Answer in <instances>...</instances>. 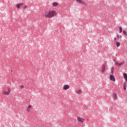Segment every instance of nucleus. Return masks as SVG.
<instances>
[{"mask_svg":"<svg viewBox=\"0 0 127 127\" xmlns=\"http://www.w3.org/2000/svg\"><path fill=\"white\" fill-rule=\"evenodd\" d=\"M57 12L55 11H46L44 14V15L46 17H48L49 18H51L54 16L56 15Z\"/></svg>","mask_w":127,"mask_h":127,"instance_id":"1","label":"nucleus"},{"mask_svg":"<svg viewBox=\"0 0 127 127\" xmlns=\"http://www.w3.org/2000/svg\"><path fill=\"white\" fill-rule=\"evenodd\" d=\"M11 91V90H10V88L6 87L3 90V94L4 95H9V94H10Z\"/></svg>","mask_w":127,"mask_h":127,"instance_id":"2","label":"nucleus"},{"mask_svg":"<svg viewBox=\"0 0 127 127\" xmlns=\"http://www.w3.org/2000/svg\"><path fill=\"white\" fill-rule=\"evenodd\" d=\"M110 79L111 80V81H113V82H116V78L113 75H110Z\"/></svg>","mask_w":127,"mask_h":127,"instance_id":"3","label":"nucleus"},{"mask_svg":"<svg viewBox=\"0 0 127 127\" xmlns=\"http://www.w3.org/2000/svg\"><path fill=\"white\" fill-rule=\"evenodd\" d=\"M76 1L78 3H82V4H84V5H86V3H85L83 0H76Z\"/></svg>","mask_w":127,"mask_h":127,"instance_id":"4","label":"nucleus"},{"mask_svg":"<svg viewBox=\"0 0 127 127\" xmlns=\"http://www.w3.org/2000/svg\"><path fill=\"white\" fill-rule=\"evenodd\" d=\"M69 88H70V86L67 84L64 85L63 87L64 90H68V89H69Z\"/></svg>","mask_w":127,"mask_h":127,"instance_id":"5","label":"nucleus"},{"mask_svg":"<svg viewBox=\"0 0 127 127\" xmlns=\"http://www.w3.org/2000/svg\"><path fill=\"white\" fill-rule=\"evenodd\" d=\"M77 120L78 121V122H80V123H82L83 124V123H84V121H85V120L80 118V117H77Z\"/></svg>","mask_w":127,"mask_h":127,"instance_id":"6","label":"nucleus"},{"mask_svg":"<svg viewBox=\"0 0 127 127\" xmlns=\"http://www.w3.org/2000/svg\"><path fill=\"white\" fill-rule=\"evenodd\" d=\"M123 77H124L126 82H127V74L126 73H124L123 74Z\"/></svg>","mask_w":127,"mask_h":127,"instance_id":"7","label":"nucleus"},{"mask_svg":"<svg viewBox=\"0 0 127 127\" xmlns=\"http://www.w3.org/2000/svg\"><path fill=\"white\" fill-rule=\"evenodd\" d=\"M105 70H106V66H105V65H103L102 67V72L104 73Z\"/></svg>","mask_w":127,"mask_h":127,"instance_id":"8","label":"nucleus"},{"mask_svg":"<svg viewBox=\"0 0 127 127\" xmlns=\"http://www.w3.org/2000/svg\"><path fill=\"white\" fill-rule=\"evenodd\" d=\"M21 5H23V3H20L19 4H17L16 7L17 8H19Z\"/></svg>","mask_w":127,"mask_h":127,"instance_id":"9","label":"nucleus"},{"mask_svg":"<svg viewBox=\"0 0 127 127\" xmlns=\"http://www.w3.org/2000/svg\"><path fill=\"white\" fill-rule=\"evenodd\" d=\"M31 108V105H28V106L27 107V111L28 112H30Z\"/></svg>","mask_w":127,"mask_h":127,"instance_id":"10","label":"nucleus"},{"mask_svg":"<svg viewBox=\"0 0 127 127\" xmlns=\"http://www.w3.org/2000/svg\"><path fill=\"white\" fill-rule=\"evenodd\" d=\"M117 93H114L113 94V98L114 99V100H117Z\"/></svg>","mask_w":127,"mask_h":127,"instance_id":"11","label":"nucleus"},{"mask_svg":"<svg viewBox=\"0 0 127 127\" xmlns=\"http://www.w3.org/2000/svg\"><path fill=\"white\" fill-rule=\"evenodd\" d=\"M116 44V46L117 47H120V46L121 45V43H120V42H117Z\"/></svg>","mask_w":127,"mask_h":127,"instance_id":"12","label":"nucleus"},{"mask_svg":"<svg viewBox=\"0 0 127 127\" xmlns=\"http://www.w3.org/2000/svg\"><path fill=\"white\" fill-rule=\"evenodd\" d=\"M53 6H57V5H58V3H57V2H54L53 3Z\"/></svg>","mask_w":127,"mask_h":127,"instance_id":"13","label":"nucleus"},{"mask_svg":"<svg viewBox=\"0 0 127 127\" xmlns=\"http://www.w3.org/2000/svg\"><path fill=\"white\" fill-rule=\"evenodd\" d=\"M119 32L120 33H122V32H123V28H122V27H119Z\"/></svg>","mask_w":127,"mask_h":127,"instance_id":"14","label":"nucleus"},{"mask_svg":"<svg viewBox=\"0 0 127 127\" xmlns=\"http://www.w3.org/2000/svg\"><path fill=\"white\" fill-rule=\"evenodd\" d=\"M81 90H78V91H76V93H77V94H78V95H80V94H81Z\"/></svg>","mask_w":127,"mask_h":127,"instance_id":"15","label":"nucleus"},{"mask_svg":"<svg viewBox=\"0 0 127 127\" xmlns=\"http://www.w3.org/2000/svg\"><path fill=\"white\" fill-rule=\"evenodd\" d=\"M123 34L125 35V36H127V32L126 31V30L123 31Z\"/></svg>","mask_w":127,"mask_h":127,"instance_id":"16","label":"nucleus"},{"mask_svg":"<svg viewBox=\"0 0 127 127\" xmlns=\"http://www.w3.org/2000/svg\"><path fill=\"white\" fill-rule=\"evenodd\" d=\"M123 87H124V90H127V87H126V83H124Z\"/></svg>","mask_w":127,"mask_h":127,"instance_id":"17","label":"nucleus"},{"mask_svg":"<svg viewBox=\"0 0 127 127\" xmlns=\"http://www.w3.org/2000/svg\"><path fill=\"white\" fill-rule=\"evenodd\" d=\"M125 64V61H123L122 63H119V67L121 66V65H124Z\"/></svg>","mask_w":127,"mask_h":127,"instance_id":"18","label":"nucleus"},{"mask_svg":"<svg viewBox=\"0 0 127 127\" xmlns=\"http://www.w3.org/2000/svg\"><path fill=\"white\" fill-rule=\"evenodd\" d=\"M119 64H120V63H119V62H116V63H115V64L116 65H119Z\"/></svg>","mask_w":127,"mask_h":127,"instance_id":"19","label":"nucleus"},{"mask_svg":"<svg viewBox=\"0 0 127 127\" xmlns=\"http://www.w3.org/2000/svg\"><path fill=\"white\" fill-rule=\"evenodd\" d=\"M111 72L112 73H114V67H112Z\"/></svg>","mask_w":127,"mask_h":127,"instance_id":"20","label":"nucleus"},{"mask_svg":"<svg viewBox=\"0 0 127 127\" xmlns=\"http://www.w3.org/2000/svg\"><path fill=\"white\" fill-rule=\"evenodd\" d=\"M20 88L21 89H23V88H24V87L23 86V85H20Z\"/></svg>","mask_w":127,"mask_h":127,"instance_id":"21","label":"nucleus"},{"mask_svg":"<svg viewBox=\"0 0 127 127\" xmlns=\"http://www.w3.org/2000/svg\"><path fill=\"white\" fill-rule=\"evenodd\" d=\"M27 8V6L25 5V6H24V8Z\"/></svg>","mask_w":127,"mask_h":127,"instance_id":"22","label":"nucleus"},{"mask_svg":"<svg viewBox=\"0 0 127 127\" xmlns=\"http://www.w3.org/2000/svg\"><path fill=\"white\" fill-rule=\"evenodd\" d=\"M117 36L118 38H119L120 37V36H119V35H117Z\"/></svg>","mask_w":127,"mask_h":127,"instance_id":"23","label":"nucleus"},{"mask_svg":"<svg viewBox=\"0 0 127 127\" xmlns=\"http://www.w3.org/2000/svg\"><path fill=\"white\" fill-rule=\"evenodd\" d=\"M114 40H116V38H114Z\"/></svg>","mask_w":127,"mask_h":127,"instance_id":"24","label":"nucleus"},{"mask_svg":"<svg viewBox=\"0 0 127 127\" xmlns=\"http://www.w3.org/2000/svg\"><path fill=\"white\" fill-rule=\"evenodd\" d=\"M87 121H89V119H87Z\"/></svg>","mask_w":127,"mask_h":127,"instance_id":"25","label":"nucleus"}]
</instances>
